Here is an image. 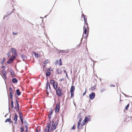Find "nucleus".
Here are the masks:
<instances>
[{
    "instance_id": "obj_28",
    "label": "nucleus",
    "mask_w": 132,
    "mask_h": 132,
    "mask_svg": "<svg viewBox=\"0 0 132 132\" xmlns=\"http://www.w3.org/2000/svg\"><path fill=\"white\" fill-rule=\"evenodd\" d=\"M59 62H60V63L59 64V65L60 66L62 65V62L61 61V59H60L59 60Z\"/></svg>"
},
{
    "instance_id": "obj_2",
    "label": "nucleus",
    "mask_w": 132,
    "mask_h": 132,
    "mask_svg": "<svg viewBox=\"0 0 132 132\" xmlns=\"http://www.w3.org/2000/svg\"><path fill=\"white\" fill-rule=\"evenodd\" d=\"M89 28L88 26L84 25L83 27L84 32L82 35L83 38H86L88 35Z\"/></svg>"
},
{
    "instance_id": "obj_22",
    "label": "nucleus",
    "mask_w": 132,
    "mask_h": 132,
    "mask_svg": "<svg viewBox=\"0 0 132 132\" xmlns=\"http://www.w3.org/2000/svg\"><path fill=\"white\" fill-rule=\"evenodd\" d=\"M10 95V98H9V100L13 99L12 93H10V95Z\"/></svg>"
},
{
    "instance_id": "obj_38",
    "label": "nucleus",
    "mask_w": 132,
    "mask_h": 132,
    "mask_svg": "<svg viewBox=\"0 0 132 132\" xmlns=\"http://www.w3.org/2000/svg\"><path fill=\"white\" fill-rule=\"evenodd\" d=\"M75 125H74L73 126V127L71 128V129L72 130V129H75Z\"/></svg>"
},
{
    "instance_id": "obj_30",
    "label": "nucleus",
    "mask_w": 132,
    "mask_h": 132,
    "mask_svg": "<svg viewBox=\"0 0 132 132\" xmlns=\"http://www.w3.org/2000/svg\"><path fill=\"white\" fill-rule=\"evenodd\" d=\"M49 114H51V115H52L53 113V110L52 109H51L49 112Z\"/></svg>"
},
{
    "instance_id": "obj_27",
    "label": "nucleus",
    "mask_w": 132,
    "mask_h": 132,
    "mask_svg": "<svg viewBox=\"0 0 132 132\" xmlns=\"http://www.w3.org/2000/svg\"><path fill=\"white\" fill-rule=\"evenodd\" d=\"M9 90L10 92V93H13L14 92L12 89L11 87H10L9 88Z\"/></svg>"
},
{
    "instance_id": "obj_32",
    "label": "nucleus",
    "mask_w": 132,
    "mask_h": 132,
    "mask_svg": "<svg viewBox=\"0 0 132 132\" xmlns=\"http://www.w3.org/2000/svg\"><path fill=\"white\" fill-rule=\"evenodd\" d=\"M49 61V60H46L44 62V64H46L47 63H48Z\"/></svg>"
},
{
    "instance_id": "obj_1",
    "label": "nucleus",
    "mask_w": 132,
    "mask_h": 132,
    "mask_svg": "<svg viewBox=\"0 0 132 132\" xmlns=\"http://www.w3.org/2000/svg\"><path fill=\"white\" fill-rule=\"evenodd\" d=\"M59 121V120L56 118H54L52 121H50V123L47 124L45 130V132H49L50 130L52 131L54 130L56 128Z\"/></svg>"
},
{
    "instance_id": "obj_19",
    "label": "nucleus",
    "mask_w": 132,
    "mask_h": 132,
    "mask_svg": "<svg viewBox=\"0 0 132 132\" xmlns=\"http://www.w3.org/2000/svg\"><path fill=\"white\" fill-rule=\"evenodd\" d=\"M12 81L13 83H15L17 82L18 80L16 78H14L12 79Z\"/></svg>"
},
{
    "instance_id": "obj_7",
    "label": "nucleus",
    "mask_w": 132,
    "mask_h": 132,
    "mask_svg": "<svg viewBox=\"0 0 132 132\" xmlns=\"http://www.w3.org/2000/svg\"><path fill=\"white\" fill-rule=\"evenodd\" d=\"M95 93L94 92H93L89 95V97L90 99L92 100L95 98Z\"/></svg>"
},
{
    "instance_id": "obj_4",
    "label": "nucleus",
    "mask_w": 132,
    "mask_h": 132,
    "mask_svg": "<svg viewBox=\"0 0 132 132\" xmlns=\"http://www.w3.org/2000/svg\"><path fill=\"white\" fill-rule=\"evenodd\" d=\"M46 88L47 93L48 95L49 94V92L51 91V87L48 80L47 81L46 84Z\"/></svg>"
},
{
    "instance_id": "obj_40",
    "label": "nucleus",
    "mask_w": 132,
    "mask_h": 132,
    "mask_svg": "<svg viewBox=\"0 0 132 132\" xmlns=\"http://www.w3.org/2000/svg\"><path fill=\"white\" fill-rule=\"evenodd\" d=\"M51 114H49V115H48V118H49V119H50L51 118Z\"/></svg>"
},
{
    "instance_id": "obj_6",
    "label": "nucleus",
    "mask_w": 132,
    "mask_h": 132,
    "mask_svg": "<svg viewBox=\"0 0 132 132\" xmlns=\"http://www.w3.org/2000/svg\"><path fill=\"white\" fill-rule=\"evenodd\" d=\"M60 103H57L56 104V107L55 108V112L56 113L57 112L59 111L60 109Z\"/></svg>"
},
{
    "instance_id": "obj_5",
    "label": "nucleus",
    "mask_w": 132,
    "mask_h": 132,
    "mask_svg": "<svg viewBox=\"0 0 132 132\" xmlns=\"http://www.w3.org/2000/svg\"><path fill=\"white\" fill-rule=\"evenodd\" d=\"M2 76H3V77L4 79H7L6 72V71L5 70H3L2 71Z\"/></svg>"
},
{
    "instance_id": "obj_41",
    "label": "nucleus",
    "mask_w": 132,
    "mask_h": 132,
    "mask_svg": "<svg viewBox=\"0 0 132 132\" xmlns=\"http://www.w3.org/2000/svg\"><path fill=\"white\" fill-rule=\"evenodd\" d=\"M86 88L85 92L83 93V96H84L86 92Z\"/></svg>"
},
{
    "instance_id": "obj_51",
    "label": "nucleus",
    "mask_w": 132,
    "mask_h": 132,
    "mask_svg": "<svg viewBox=\"0 0 132 132\" xmlns=\"http://www.w3.org/2000/svg\"><path fill=\"white\" fill-rule=\"evenodd\" d=\"M5 67V66H3L2 67L3 68H4Z\"/></svg>"
},
{
    "instance_id": "obj_33",
    "label": "nucleus",
    "mask_w": 132,
    "mask_h": 132,
    "mask_svg": "<svg viewBox=\"0 0 132 132\" xmlns=\"http://www.w3.org/2000/svg\"><path fill=\"white\" fill-rule=\"evenodd\" d=\"M71 94V98L72 97H73L74 96V92H70Z\"/></svg>"
},
{
    "instance_id": "obj_46",
    "label": "nucleus",
    "mask_w": 132,
    "mask_h": 132,
    "mask_svg": "<svg viewBox=\"0 0 132 132\" xmlns=\"http://www.w3.org/2000/svg\"><path fill=\"white\" fill-rule=\"evenodd\" d=\"M17 34V33H15L14 32H13V35H16Z\"/></svg>"
},
{
    "instance_id": "obj_25",
    "label": "nucleus",
    "mask_w": 132,
    "mask_h": 132,
    "mask_svg": "<svg viewBox=\"0 0 132 132\" xmlns=\"http://www.w3.org/2000/svg\"><path fill=\"white\" fill-rule=\"evenodd\" d=\"M13 61L11 59H9L7 61V63L8 64H10Z\"/></svg>"
},
{
    "instance_id": "obj_42",
    "label": "nucleus",
    "mask_w": 132,
    "mask_h": 132,
    "mask_svg": "<svg viewBox=\"0 0 132 132\" xmlns=\"http://www.w3.org/2000/svg\"><path fill=\"white\" fill-rule=\"evenodd\" d=\"M110 86L111 87H114L115 86L114 85L111 84V85H110Z\"/></svg>"
},
{
    "instance_id": "obj_17",
    "label": "nucleus",
    "mask_w": 132,
    "mask_h": 132,
    "mask_svg": "<svg viewBox=\"0 0 132 132\" xmlns=\"http://www.w3.org/2000/svg\"><path fill=\"white\" fill-rule=\"evenodd\" d=\"M9 122L10 123L12 122V121L10 118H8L5 121V122Z\"/></svg>"
},
{
    "instance_id": "obj_26",
    "label": "nucleus",
    "mask_w": 132,
    "mask_h": 132,
    "mask_svg": "<svg viewBox=\"0 0 132 132\" xmlns=\"http://www.w3.org/2000/svg\"><path fill=\"white\" fill-rule=\"evenodd\" d=\"M46 77L49 76L51 74V72L49 71H47L46 73Z\"/></svg>"
},
{
    "instance_id": "obj_48",
    "label": "nucleus",
    "mask_w": 132,
    "mask_h": 132,
    "mask_svg": "<svg viewBox=\"0 0 132 132\" xmlns=\"http://www.w3.org/2000/svg\"><path fill=\"white\" fill-rule=\"evenodd\" d=\"M35 56H37V55H38V54H37L36 53H35Z\"/></svg>"
},
{
    "instance_id": "obj_10",
    "label": "nucleus",
    "mask_w": 132,
    "mask_h": 132,
    "mask_svg": "<svg viewBox=\"0 0 132 132\" xmlns=\"http://www.w3.org/2000/svg\"><path fill=\"white\" fill-rule=\"evenodd\" d=\"M16 106L17 108V110L18 111H19V104L18 103V101L16 99Z\"/></svg>"
},
{
    "instance_id": "obj_13",
    "label": "nucleus",
    "mask_w": 132,
    "mask_h": 132,
    "mask_svg": "<svg viewBox=\"0 0 132 132\" xmlns=\"http://www.w3.org/2000/svg\"><path fill=\"white\" fill-rule=\"evenodd\" d=\"M58 86V84L57 83V82H55V84L53 86L55 90H56L57 88V87Z\"/></svg>"
},
{
    "instance_id": "obj_8",
    "label": "nucleus",
    "mask_w": 132,
    "mask_h": 132,
    "mask_svg": "<svg viewBox=\"0 0 132 132\" xmlns=\"http://www.w3.org/2000/svg\"><path fill=\"white\" fill-rule=\"evenodd\" d=\"M19 117L20 119L21 123L22 124H23V116L22 113L19 112Z\"/></svg>"
},
{
    "instance_id": "obj_9",
    "label": "nucleus",
    "mask_w": 132,
    "mask_h": 132,
    "mask_svg": "<svg viewBox=\"0 0 132 132\" xmlns=\"http://www.w3.org/2000/svg\"><path fill=\"white\" fill-rule=\"evenodd\" d=\"M18 116L17 114L16 113H15V116H14V118H13V120L15 121V122H14V124H15L17 123V118Z\"/></svg>"
},
{
    "instance_id": "obj_31",
    "label": "nucleus",
    "mask_w": 132,
    "mask_h": 132,
    "mask_svg": "<svg viewBox=\"0 0 132 132\" xmlns=\"http://www.w3.org/2000/svg\"><path fill=\"white\" fill-rule=\"evenodd\" d=\"M15 57L14 56H11V57L10 59H11V60H12V61H13V60H14Z\"/></svg>"
},
{
    "instance_id": "obj_49",
    "label": "nucleus",
    "mask_w": 132,
    "mask_h": 132,
    "mask_svg": "<svg viewBox=\"0 0 132 132\" xmlns=\"http://www.w3.org/2000/svg\"><path fill=\"white\" fill-rule=\"evenodd\" d=\"M3 62H4V61L5 60V58H3Z\"/></svg>"
},
{
    "instance_id": "obj_20",
    "label": "nucleus",
    "mask_w": 132,
    "mask_h": 132,
    "mask_svg": "<svg viewBox=\"0 0 132 132\" xmlns=\"http://www.w3.org/2000/svg\"><path fill=\"white\" fill-rule=\"evenodd\" d=\"M89 120V118L88 117H86L85 118L83 122H85V123L86 122H87Z\"/></svg>"
},
{
    "instance_id": "obj_34",
    "label": "nucleus",
    "mask_w": 132,
    "mask_h": 132,
    "mask_svg": "<svg viewBox=\"0 0 132 132\" xmlns=\"http://www.w3.org/2000/svg\"><path fill=\"white\" fill-rule=\"evenodd\" d=\"M11 52L12 53H15L16 52V51L13 48H12L11 49Z\"/></svg>"
},
{
    "instance_id": "obj_11",
    "label": "nucleus",
    "mask_w": 132,
    "mask_h": 132,
    "mask_svg": "<svg viewBox=\"0 0 132 132\" xmlns=\"http://www.w3.org/2000/svg\"><path fill=\"white\" fill-rule=\"evenodd\" d=\"M84 21L85 22L84 25H86V26H88V24L87 22V19L86 17H84Z\"/></svg>"
},
{
    "instance_id": "obj_35",
    "label": "nucleus",
    "mask_w": 132,
    "mask_h": 132,
    "mask_svg": "<svg viewBox=\"0 0 132 132\" xmlns=\"http://www.w3.org/2000/svg\"><path fill=\"white\" fill-rule=\"evenodd\" d=\"M105 90V89L103 88L101 89H100V91L101 93H102L103 92H104Z\"/></svg>"
},
{
    "instance_id": "obj_53",
    "label": "nucleus",
    "mask_w": 132,
    "mask_h": 132,
    "mask_svg": "<svg viewBox=\"0 0 132 132\" xmlns=\"http://www.w3.org/2000/svg\"><path fill=\"white\" fill-rule=\"evenodd\" d=\"M12 74H13V73H11L12 75Z\"/></svg>"
},
{
    "instance_id": "obj_15",
    "label": "nucleus",
    "mask_w": 132,
    "mask_h": 132,
    "mask_svg": "<svg viewBox=\"0 0 132 132\" xmlns=\"http://www.w3.org/2000/svg\"><path fill=\"white\" fill-rule=\"evenodd\" d=\"M81 114V113H80L78 115V118H79V120L81 121L82 120V118Z\"/></svg>"
},
{
    "instance_id": "obj_52",
    "label": "nucleus",
    "mask_w": 132,
    "mask_h": 132,
    "mask_svg": "<svg viewBox=\"0 0 132 132\" xmlns=\"http://www.w3.org/2000/svg\"><path fill=\"white\" fill-rule=\"evenodd\" d=\"M12 74H13V73H11L12 75Z\"/></svg>"
},
{
    "instance_id": "obj_39",
    "label": "nucleus",
    "mask_w": 132,
    "mask_h": 132,
    "mask_svg": "<svg viewBox=\"0 0 132 132\" xmlns=\"http://www.w3.org/2000/svg\"><path fill=\"white\" fill-rule=\"evenodd\" d=\"M58 62H59V61L58 60H56L55 62V64H58Z\"/></svg>"
},
{
    "instance_id": "obj_18",
    "label": "nucleus",
    "mask_w": 132,
    "mask_h": 132,
    "mask_svg": "<svg viewBox=\"0 0 132 132\" xmlns=\"http://www.w3.org/2000/svg\"><path fill=\"white\" fill-rule=\"evenodd\" d=\"M56 72H57L58 74H60L62 73V71L61 69H57Z\"/></svg>"
},
{
    "instance_id": "obj_43",
    "label": "nucleus",
    "mask_w": 132,
    "mask_h": 132,
    "mask_svg": "<svg viewBox=\"0 0 132 132\" xmlns=\"http://www.w3.org/2000/svg\"><path fill=\"white\" fill-rule=\"evenodd\" d=\"M63 71H64V73H66V75L67 76V72H66V70H64Z\"/></svg>"
},
{
    "instance_id": "obj_50",
    "label": "nucleus",
    "mask_w": 132,
    "mask_h": 132,
    "mask_svg": "<svg viewBox=\"0 0 132 132\" xmlns=\"http://www.w3.org/2000/svg\"><path fill=\"white\" fill-rule=\"evenodd\" d=\"M36 132H39L38 129H36Z\"/></svg>"
},
{
    "instance_id": "obj_3",
    "label": "nucleus",
    "mask_w": 132,
    "mask_h": 132,
    "mask_svg": "<svg viewBox=\"0 0 132 132\" xmlns=\"http://www.w3.org/2000/svg\"><path fill=\"white\" fill-rule=\"evenodd\" d=\"M56 93L57 95L59 97H60L64 93L62 91V89L60 87L56 89Z\"/></svg>"
},
{
    "instance_id": "obj_24",
    "label": "nucleus",
    "mask_w": 132,
    "mask_h": 132,
    "mask_svg": "<svg viewBox=\"0 0 132 132\" xmlns=\"http://www.w3.org/2000/svg\"><path fill=\"white\" fill-rule=\"evenodd\" d=\"M85 124V122H82V123L81 124H80V129L82 128L81 127L84 125Z\"/></svg>"
},
{
    "instance_id": "obj_21",
    "label": "nucleus",
    "mask_w": 132,
    "mask_h": 132,
    "mask_svg": "<svg viewBox=\"0 0 132 132\" xmlns=\"http://www.w3.org/2000/svg\"><path fill=\"white\" fill-rule=\"evenodd\" d=\"M16 92L17 95L18 96L20 95L21 94V93L20 91L18 89L16 90Z\"/></svg>"
},
{
    "instance_id": "obj_37",
    "label": "nucleus",
    "mask_w": 132,
    "mask_h": 132,
    "mask_svg": "<svg viewBox=\"0 0 132 132\" xmlns=\"http://www.w3.org/2000/svg\"><path fill=\"white\" fill-rule=\"evenodd\" d=\"M47 70H49V71H53V70L52 68H50V69H47Z\"/></svg>"
},
{
    "instance_id": "obj_36",
    "label": "nucleus",
    "mask_w": 132,
    "mask_h": 132,
    "mask_svg": "<svg viewBox=\"0 0 132 132\" xmlns=\"http://www.w3.org/2000/svg\"><path fill=\"white\" fill-rule=\"evenodd\" d=\"M129 106V104H128L127 105V106L125 108V109L126 110H127L128 109Z\"/></svg>"
},
{
    "instance_id": "obj_45",
    "label": "nucleus",
    "mask_w": 132,
    "mask_h": 132,
    "mask_svg": "<svg viewBox=\"0 0 132 132\" xmlns=\"http://www.w3.org/2000/svg\"><path fill=\"white\" fill-rule=\"evenodd\" d=\"M21 132H22V131H24V129H23L22 128H21Z\"/></svg>"
},
{
    "instance_id": "obj_23",
    "label": "nucleus",
    "mask_w": 132,
    "mask_h": 132,
    "mask_svg": "<svg viewBox=\"0 0 132 132\" xmlns=\"http://www.w3.org/2000/svg\"><path fill=\"white\" fill-rule=\"evenodd\" d=\"M9 100V102L10 101H11V107H12V108H13L14 107L13 103V99Z\"/></svg>"
},
{
    "instance_id": "obj_12",
    "label": "nucleus",
    "mask_w": 132,
    "mask_h": 132,
    "mask_svg": "<svg viewBox=\"0 0 132 132\" xmlns=\"http://www.w3.org/2000/svg\"><path fill=\"white\" fill-rule=\"evenodd\" d=\"M75 90V87L74 86H72L71 88L70 92H74Z\"/></svg>"
},
{
    "instance_id": "obj_44",
    "label": "nucleus",
    "mask_w": 132,
    "mask_h": 132,
    "mask_svg": "<svg viewBox=\"0 0 132 132\" xmlns=\"http://www.w3.org/2000/svg\"><path fill=\"white\" fill-rule=\"evenodd\" d=\"M82 16L83 17V18L85 17V15L84 14H82Z\"/></svg>"
},
{
    "instance_id": "obj_47",
    "label": "nucleus",
    "mask_w": 132,
    "mask_h": 132,
    "mask_svg": "<svg viewBox=\"0 0 132 132\" xmlns=\"http://www.w3.org/2000/svg\"><path fill=\"white\" fill-rule=\"evenodd\" d=\"M64 80V78H62V79H60V80H61V81H63V80Z\"/></svg>"
},
{
    "instance_id": "obj_29",
    "label": "nucleus",
    "mask_w": 132,
    "mask_h": 132,
    "mask_svg": "<svg viewBox=\"0 0 132 132\" xmlns=\"http://www.w3.org/2000/svg\"><path fill=\"white\" fill-rule=\"evenodd\" d=\"M96 86H94L92 87L91 88V89L92 90H94L95 89Z\"/></svg>"
},
{
    "instance_id": "obj_14",
    "label": "nucleus",
    "mask_w": 132,
    "mask_h": 132,
    "mask_svg": "<svg viewBox=\"0 0 132 132\" xmlns=\"http://www.w3.org/2000/svg\"><path fill=\"white\" fill-rule=\"evenodd\" d=\"M50 82L51 85H53V86L54 85L55 83L54 81V80L51 79L50 80Z\"/></svg>"
},
{
    "instance_id": "obj_16",
    "label": "nucleus",
    "mask_w": 132,
    "mask_h": 132,
    "mask_svg": "<svg viewBox=\"0 0 132 132\" xmlns=\"http://www.w3.org/2000/svg\"><path fill=\"white\" fill-rule=\"evenodd\" d=\"M81 121L80 120H79V121H78V125H77V128L78 129H80V124L81 123Z\"/></svg>"
}]
</instances>
